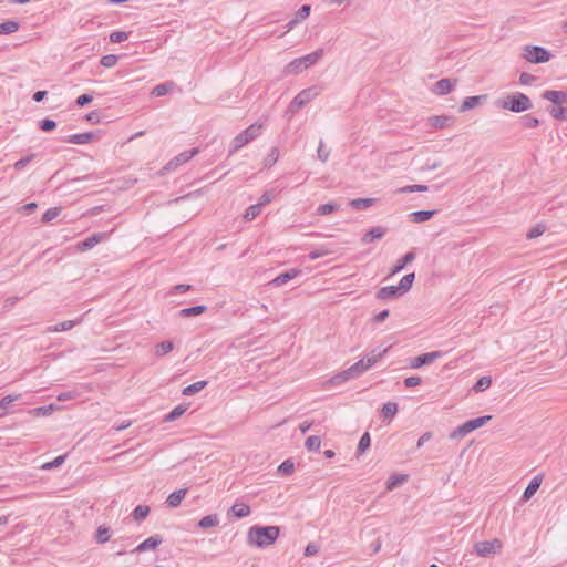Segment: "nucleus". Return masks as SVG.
<instances>
[{"instance_id": "1", "label": "nucleus", "mask_w": 567, "mask_h": 567, "mask_svg": "<svg viewBox=\"0 0 567 567\" xmlns=\"http://www.w3.org/2000/svg\"><path fill=\"white\" fill-rule=\"evenodd\" d=\"M386 352V349L380 352H377V350H372L370 354H368L365 358L359 360L357 363L351 365L349 369L342 371L339 374H336L331 379V383L339 385L350 379L358 378L365 371H368L370 368H372L378 360Z\"/></svg>"}, {"instance_id": "2", "label": "nucleus", "mask_w": 567, "mask_h": 567, "mask_svg": "<svg viewBox=\"0 0 567 567\" xmlns=\"http://www.w3.org/2000/svg\"><path fill=\"white\" fill-rule=\"evenodd\" d=\"M280 535L279 526L254 525L248 529L247 544L257 548H266L272 545Z\"/></svg>"}, {"instance_id": "3", "label": "nucleus", "mask_w": 567, "mask_h": 567, "mask_svg": "<svg viewBox=\"0 0 567 567\" xmlns=\"http://www.w3.org/2000/svg\"><path fill=\"white\" fill-rule=\"evenodd\" d=\"M498 109L507 110L514 113H522L533 109L532 100L522 92L506 94L495 101Z\"/></svg>"}, {"instance_id": "4", "label": "nucleus", "mask_w": 567, "mask_h": 567, "mask_svg": "<svg viewBox=\"0 0 567 567\" xmlns=\"http://www.w3.org/2000/svg\"><path fill=\"white\" fill-rule=\"evenodd\" d=\"M261 134V125H258L257 123L251 124L246 130L240 132L238 135H236L233 141L229 148V155L235 154L238 152L241 147L254 141L256 137H258Z\"/></svg>"}, {"instance_id": "5", "label": "nucleus", "mask_w": 567, "mask_h": 567, "mask_svg": "<svg viewBox=\"0 0 567 567\" xmlns=\"http://www.w3.org/2000/svg\"><path fill=\"white\" fill-rule=\"evenodd\" d=\"M492 419V415H483L478 416L476 419H472L463 423L462 425L457 426L451 434L450 439H460L468 433L484 426L489 420Z\"/></svg>"}, {"instance_id": "6", "label": "nucleus", "mask_w": 567, "mask_h": 567, "mask_svg": "<svg viewBox=\"0 0 567 567\" xmlns=\"http://www.w3.org/2000/svg\"><path fill=\"white\" fill-rule=\"evenodd\" d=\"M523 58L528 62L539 64L548 62L551 58V53L544 47L526 45L524 48Z\"/></svg>"}, {"instance_id": "7", "label": "nucleus", "mask_w": 567, "mask_h": 567, "mask_svg": "<svg viewBox=\"0 0 567 567\" xmlns=\"http://www.w3.org/2000/svg\"><path fill=\"white\" fill-rule=\"evenodd\" d=\"M320 90L318 86H310L302 91H300L295 99L291 101L289 105V110L293 113L297 112L299 109L305 106L307 103L312 101L318 94Z\"/></svg>"}, {"instance_id": "8", "label": "nucleus", "mask_w": 567, "mask_h": 567, "mask_svg": "<svg viewBox=\"0 0 567 567\" xmlns=\"http://www.w3.org/2000/svg\"><path fill=\"white\" fill-rule=\"evenodd\" d=\"M502 547V542L498 538H494L492 540L476 543L474 545V550L480 557H491L497 553H501Z\"/></svg>"}, {"instance_id": "9", "label": "nucleus", "mask_w": 567, "mask_h": 567, "mask_svg": "<svg viewBox=\"0 0 567 567\" xmlns=\"http://www.w3.org/2000/svg\"><path fill=\"white\" fill-rule=\"evenodd\" d=\"M198 153V148H192L182 152L177 156H175L173 159H171L165 166V171H173L177 168L179 165L187 163L189 159H192L196 154Z\"/></svg>"}, {"instance_id": "10", "label": "nucleus", "mask_w": 567, "mask_h": 567, "mask_svg": "<svg viewBox=\"0 0 567 567\" xmlns=\"http://www.w3.org/2000/svg\"><path fill=\"white\" fill-rule=\"evenodd\" d=\"M443 353L441 351L426 352L410 360V367L412 369H419L423 365H427L441 358Z\"/></svg>"}, {"instance_id": "11", "label": "nucleus", "mask_w": 567, "mask_h": 567, "mask_svg": "<svg viewBox=\"0 0 567 567\" xmlns=\"http://www.w3.org/2000/svg\"><path fill=\"white\" fill-rule=\"evenodd\" d=\"M106 235L104 233H94L85 239L78 243L76 247L80 251H86L92 249L94 246L100 244L103 239H105Z\"/></svg>"}, {"instance_id": "12", "label": "nucleus", "mask_w": 567, "mask_h": 567, "mask_svg": "<svg viewBox=\"0 0 567 567\" xmlns=\"http://www.w3.org/2000/svg\"><path fill=\"white\" fill-rule=\"evenodd\" d=\"M542 97L556 105H563L567 103V89L564 91L546 90L542 93Z\"/></svg>"}, {"instance_id": "13", "label": "nucleus", "mask_w": 567, "mask_h": 567, "mask_svg": "<svg viewBox=\"0 0 567 567\" xmlns=\"http://www.w3.org/2000/svg\"><path fill=\"white\" fill-rule=\"evenodd\" d=\"M163 543V537L158 534L146 538L144 542L138 544L133 551L142 553L157 548Z\"/></svg>"}, {"instance_id": "14", "label": "nucleus", "mask_w": 567, "mask_h": 567, "mask_svg": "<svg viewBox=\"0 0 567 567\" xmlns=\"http://www.w3.org/2000/svg\"><path fill=\"white\" fill-rule=\"evenodd\" d=\"M454 123L451 115H433L427 118V124L433 128H445Z\"/></svg>"}, {"instance_id": "15", "label": "nucleus", "mask_w": 567, "mask_h": 567, "mask_svg": "<svg viewBox=\"0 0 567 567\" xmlns=\"http://www.w3.org/2000/svg\"><path fill=\"white\" fill-rule=\"evenodd\" d=\"M401 296H403V293H402L401 289L398 288V285L381 287L377 291V298L382 299V300L395 299Z\"/></svg>"}, {"instance_id": "16", "label": "nucleus", "mask_w": 567, "mask_h": 567, "mask_svg": "<svg viewBox=\"0 0 567 567\" xmlns=\"http://www.w3.org/2000/svg\"><path fill=\"white\" fill-rule=\"evenodd\" d=\"M486 100H487V94L467 96L463 100L462 104L460 105L458 111L461 113L470 111V110L478 106Z\"/></svg>"}, {"instance_id": "17", "label": "nucleus", "mask_w": 567, "mask_h": 567, "mask_svg": "<svg viewBox=\"0 0 567 567\" xmlns=\"http://www.w3.org/2000/svg\"><path fill=\"white\" fill-rule=\"evenodd\" d=\"M300 274H301L300 269L291 268V269H288L284 272H281L280 275H278L276 278H274L271 280L270 284L276 287H279V286H282V285L289 282L293 278L298 277Z\"/></svg>"}, {"instance_id": "18", "label": "nucleus", "mask_w": 567, "mask_h": 567, "mask_svg": "<svg viewBox=\"0 0 567 567\" xmlns=\"http://www.w3.org/2000/svg\"><path fill=\"white\" fill-rule=\"evenodd\" d=\"M456 80L443 78L434 84V93L437 95H446L454 89Z\"/></svg>"}, {"instance_id": "19", "label": "nucleus", "mask_w": 567, "mask_h": 567, "mask_svg": "<svg viewBox=\"0 0 567 567\" xmlns=\"http://www.w3.org/2000/svg\"><path fill=\"white\" fill-rule=\"evenodd\" d=\"M386 234V228L384 227H372L370 230H368L361 238V243L367 245L374 240L382 239L384 235Z\"/></svg>"}, {"instance_id": "20", "label": "nucleus", "mask_w": 567, "mask_h": 567, "mask_svg": "<svg viewBox=\"0 0 567 567\" xmlns=\"http://www.w3.org/2000/svg\"><path fill=\"white\" fill-rule=\"evenodd\" d=\"M543 477H544L543 474H538L532 478V481L529 482V484L527 485V487L525 488V491L523 493V496H522L523 501L527 502L528 499H530L534 496V494L540 487Z\"/></svg>"}, {"instance_id": "21", "label": "nucleus", "mask_w": 567, "mask_h": 567, "mask_svg": "<svg viewBox=\"0 0 567 567\" xmlns=\"http://www.w3.org/2000/svg\"><path fill=\"white\" fill-rule=\"evenodd\" d=\"M94 136L95 133L93 132L78 133L64 137L63 142L82 145L90 143L94 138Z\"/></svg>"}, {"instance_id": "22", "label": "nucleus", "mask_w": 567, "mask_h": 567, "mask_svg": "<svg viewBox=\"0 0 567 567\" xmlns=\"http://www.w3.org/2000/svg\"><path fill=\"white\" fill-rule=\"evenodd\" d=\"M416 255L414 251H409L396 260L394 266L391 268L390 275H395L402 271L410 262L415 259Z\"/></svg>"}, {"instance_id": "23", "label": "nucleus", "mask_w": 567, "mask_h": 567, "mask_svg": "<svg viewBox=\"0 0 567 567\" xmlns=\"http://www.w3.org/2000/svg\"><path fill=\"white\" fill-rule=\"evenodd\" d=\"M251 513V508L249 505L245 504V503H235L229 512H228V515L235 517V518H245L247 516H249Z\"/></svg>"}, {"instance_id": "24", "label": "nucleus", "mask_w": 567, "mask_h": 567, "mask_svg": "<svg viewBox=\"0 0 567 567\" xmlns=\"http://www.w3.org/2000/svg\"><path fill=\"white\" fill-rule=\"evenodd\" d=\"M190 289H192L190 285H186V284L176 285V286L172 287L171 290L166 293V298L169 299V302H172V303H174V302L182 303V302H184V300H178L175 297L179 293H185V292L189 291Z\"/></svg>"}, {"instance_id": "25", "label": "nucleus", "mask_w": 567, "mask_h": 567, "mask_svg": "<svg viewBox=\"0 0 567 567\" xmlns=\"http://www.w3.org/2000/svg\"><path fill=\"white\" fill-rule=\"evenodd\" d=\"M437 210L431 209V210H415L410 213L409 218L412 223L420 224L430 220Z\"/></svg>"}, {"instance_id": "26", "label": "nucleus", "mask_w": 567, "mask_h": 567, "mask_svg": "<svg viewBox=\"0 0 567 567\" xmlns=\"http://www.w3.org/2000/svg\"><path fill=\"white\" fill-rule=\"evenodd\" d=\"M187 492V488H181L171 493L166 499L167 506L171 508L178 507L182 501L185 498Z\"/></svg>"}, {"instance_id": "27", "label": "nucleus", "mask_w": 567, "mask_h": 567, "mask_svg": "<svg viewBox=\"0 0 567 567\" xmlns=\"http://www.w3.org/2000/svg\"><path fill=\"white\" fill-rule=\"evenodd\" d=\"M206 311V306L198 305L187 308H182L177 311L176 316L178 317H192V316H199Z\"/></svg>"}, {"instance_id": "28", "label": "nucleus", "mask_w": 567, "mask_h": 567, "mask_svg": "<svg viewBox=\"0 0 567 567\" xmlns=\"http://www.w3.org/2000/svg\"><path fill=\"white\" fill-rule=\"evenodd\" d=\"M219 524V517L217 514L206 515L199 519L197 526L202 529H207L210 527H215Z\"/></svg>"}, {"instance_id": "29", "label": "nucleus", "mask_w": 567, "mask_h": 567, "mask_svg": "<svg viewBox=\"0 0 567 567\" xmlns=\"http://www.w3.org/2000/svg\"><path fill=\"white\" fill-rule=\"evenodd\" d=\"M414 280H415L414 272L406 274L399 281L398 288L401 289L403 295H405L412 288Z\"/></svg>"}, {"instance_id": "30", "label": "nucleus", "mask_w": 567, "mask_h": 567, "mask_svg": "<svg viewBox=\"0 0 567 567\" xmlns=\"http://www.w3.org/2000/svg\"><path fill=\"white\" fill-rule=\"evenodd\" d=\"M323 55V49H318L305 56H301V61L305 64L306 68H309L313 64H316Z\"/></svg>"}, {"instance_id": "31", "label": "nucleus", "mask_w": 567, "mask_h": 567, "mask_svg": "<svg viewBox=\"0 0 567 567\" xmlns=\"http://www.w3.org/2000/svg\"><path fill=\"white\" fill-rule=\"evenodd\" d=\"M375 200V198H354L349 202V206L358 210L365 209L371 207Z\"/></svg>"}, {"instance_id": "32", "label": "nucleus", "mask_w": 567, "mask_h": 567, "mask_svg": "<svg viewBox=\"0 0 567 567\" xmlns=\"http://www.w3.org/2000/svg\"><path fill=\"white\" fill-rule=\"evenodd\" d=\"M208 384L207 381L202 380L185 386L182 391L183 395L190 396L202 391Z\"/></svg>"}, {"instance_id": "33", "label": "nucleus", "mask_w": 567, "mask_h": 567, "mask_svg": "<svg viewBox=\"0 0 567 567\" xmlns=\"http://www.w3.org/2000/svg\"><path fill=\"white\" fill-rule=\"evenodd\" d=\"M112 530L106 526H99L95 533V540L97 544H105L110 540Z\"/></svg>"}, {"instance_id": "34", "label": "nucleus", "mask_w": 567, "mask_h": 567, "mask_svg": "<svg viewBox=\"0 0 567 567\" xmlns=\"http://www.w3.org/2000/svg\"><path fill=\"white\" fill-rule=\"evenodd\" d=\"M20 28V24L16 20H7L2 23H0V35H7L11 34L16 31H18Z\"/></svg>"}, {"instance_id": "35", "label": "nucleus", "mask_w": 567, "mask_h": 567, "mask_svg": "<svg viewBox=\"0 0 567 567\" xmlns=\"http://www.w3.org/2000/svg\"><path fill=\"white\" fill-rule=\"evenodd\" d=\"M295 471V463L291 458L285 460L277 468V473L280 476H289Z\"/></svg>"}, {"instance_id": "36", "label": "nucleus", "mask_w": 567, "mask_h": 567, "mask_svg": "<svg viewBox=\"0 0 567 567\" xmlns=\"http://www.w3.org/2000/svg\"><path fill=\"white\" fill-rule=\"evenodd\" d=\"M310 12H311V6L310 4H302L298 9V11L296 12L295 19H292L289 22V25L291 27L292 24L307 19L310 16Z\"/></svg>"}, {"instance_id": "37", "label": "nucleus", "mask_w": 567, "mask_h": 567, "mask_svg": "<svg viewBox=\"0 0 567 567\" xmlns=\"http://www.w3.org/2000/svg\"><path fill=\"white\" fill-rule=\"evenodd\" d=\"M150 507L147 505H137L133 512H132V517L134 520L136 522H141L143 519H145L148 514H150Z\"/></svg>"}, {"instance_id": "38", "label": "nucleus", "mask_w": 567, "mask_h": 567, "mask_svg": "<svg viewBox=\"0 0 567 567\" xmlns=\"http://www.w3.org/2000/svg\"><path fill=\"white\" fill-rule=\"evenodd\" d=\"M187 410V406L179 404L175 406L169 413L164 416L165 422H173L179 419Z\"/></svg>"}, {"instance_id": "39", "label": "nucleus", "mask_w": 567, "mask_h": 567, "mask_svg": "<svg viewBox=\"0 0 567 567\" xmlns=\"http://www.w3.org/2000/svg\"><path fill=\"white\" fill-rule=\"evenodd\" d=\"M492 384V378L489 375L481 377L473 385L472 390L476 393L487 390Z\"/></svg>"}, {"instance_id": "40", "label": "nucleus", "mask_w": 567, "mask_h": 567, "mask_svg": "<svg viewBox=\"0 0 567 567\" xmlns=\"http://www.w3.org/2000/svg\"><path fill=\"white\" fill-rule=\"evenodd\" d=\"M548 112L555 120L567 121V107L563 105L551 106Z\"/></svg>"}, {"instance_id": "41", "label": "nucleus", "mask_w": 567, "mask_h": 567, "mask_svg": "<svg viewBox=\"0 0 567 567\" xmlns=\"http://www.w3.org/2000/svg\"><path fill=\"white\" fill-rule=\"evenodd\" d=\"M307 68L305 66V64L302 63L301 59L298 58V59H295L293 61H291L287 66H286V73L288 74H298L300 72H302L303 70H306Z\"/></svg>"}, {"instance_id": "42", "label": "nucleus", "mask_w": 567, "mask_h": 567, "mask_svg": "<svg viewBox=\"0 0 567 567\" xmlns=\"http://www.w3.org/2000/svg\"><path fill=\"white\" fill-rule=\"evenodd\" d=\"M174 86V82H164L161 84H157L153 91L152 94L154 96H164L166 95Z\"/></svg>"}, {"instance_id": "43", "label": "nucleus", "mask_w": 567, "mask_h": 567, "mask_svg": "<svg viewBox=\"0 0 567 567\" xmlns=\"http://www.w3.org/2000/svg\"><path fill=\"white\" fill-rule=\"evenodd\" d=\"M279 159V148L272 147L270 153L264 159V168H270Z\"/></svg>"}, {"instance_id": "44", "label": "nucleus", "mask_w": 567, "mask_h": 567, "mask_svg": "<svg viewBox=\"0 0 567 567\" xmlns=\"http://www.w3.org/2000/svg\"><path fill=\"white\" fill-rule=\"evenodd\" d=\"M408 478L406 475L404 474H394V475H391L389 477V480L386 481V488L389 491H392L399 484H402L403 482H405Z\"/></svg>"}, {"instance_id": "45", "label": "nucleus", "mask_w": 567, "mask_h": 567, "mask_svg": "<svg viewBox=\"0 0 567 567\" xmlns=\"http://www.w3.org/2000/svg\"><path fill=\"white\" fill-rule=\"evenodd\" d=\"M76 322H78V321H60V322H59L58 324H55V326L48 327V328H47V331H48V332H60V331H66V330L72 329Z\"/></svg>"}, {"instance_id": "46", "label": "nucleus", "mask_w": 567, "mask_h": 567, "mask_svg": "<svg viewBox=\"0 0 567 567\" xmlns=\"http://www.w3.org/2000/svg\"><path fill=\"white\" fill-rule=\"evenodd\" d=\"M381 413L383 417L389 419L393 417L398 413V403L395 402H386L383 404Z\"/></svg>"}, {"instance_id": "47", "label": "nucleus", "mask_w": 567, "mask_h": 567, "mask_svg": "<svg viewBox=\"0 0 567 567\" xmlns=\"http://www.w3.org/2000/svg\"><path fill=\"white\" fill-rule=\"evenodd\" d=\"M339 209V205L334 202H329V203H326V204H322L320 205L318 208H317V215H328V214H331L333 212H337Z\"/></svg>"}, {"instance_id": "48", "label": "nucleus", "mask_w": 567, "mask_h": 567, "mask_svg": "<svg viewBox=\"0 0 567 567\" xmlns=\"http://www.w3.org/2000/svg\"><path fill=\"white\" fill-rule=\"evenodd\" d=\"M173 348H174L173 342L169 340L159 342L155 347V354L158 357L167 354L168 352H171L173 350Z\"/></svg>"}, {"instance_id": "49", "label": "nucleus", "mask_w": 567, "mask_h": 567, "mask_svg": "<svg viewBox=\"0 0 567 567\" xmlns=\"http://www.w3.org/2000/svg\"><path fill=\"white\" fill-rule=\"evenodd\" d=\"M520 123L526 128H535L538 127L540 124L539 120L530 114L522 116Z\"/></svg>"}, {"instance_id": "50", "label": "nucleus", "mask_w": 567, "mask_h": 567, "mask_svg": "<svg viewBox=\"0 0 567 567\" xmlns=\"http://www.w3.org/2000/svg\"><path fill=\"white\" fill-rule=\"evenodd\" d=\"M320 445H321V440L317 435H311V436L307 437V440L305 442V446L308 451L317 452V451H319Z\"/></svg>"}, {"instance_id": "51", "label": "nucleus", "mask_w": 567, "mask_h": 567, "mask_svg": "<svg viewBox=\"0 0 567 567\" xmlns=\"http://www.w3.org/2000/svg\"><path fill=\"white\" fill-rule=\"evenodd\" d=\"M370 444H371V437H370V434L368 432H365L360 441H359V444H358V447H357V452L358 454H362L364 453L369 447H370Z\"/></svg>"}, {"instance_id": "52", "label": "nucleus", "mask_w": 567, "mask_h": 567, "mask_svg": "<svg viewBox=\"0 0 567 567\" xmlns=\"http://www.w3.org/2000/svg\"><path fill=\"white\" fill-rule=\"evenodd\" d=\"M261 213V207L258 204L251 205L246 209L244 218L248 221L254 220Z\"/></svg>"}, {"instance_id": "53", "label": "nucleus", "mask_w": 567, "mask_h": 567, "mask_svg": "<svg viewBox=\"0 0 567 567\" xmlns=\"http://www.w3.org/2000/svg\"><path fill=\"white\" fill-rule=\"evenodd\" d=\"M546 230V226L543 225V224H537L535 226H533L526 234V237L528 239H534V238H537L539 236H542Z\"/></svg>"}, {"instance_id": "54", "label": "nucleus", "mask_w": 567, "mask_h": 567, "mask_svg": "<svg viewBox=\"0 0 567 567\" xmlns=\"http://www.w3.org/2000/svg\"><path fill=\"white\" fill-rule=\"evenodd\" d=\"M60 213H61V208L51 207L44 212L41 220H42V223H49V221L53 220L54 218H56L60 215Z\"/></svg>"}, {"instance_id": "55", "label": "nucleus", "mask_w": 567, "mask_h": 567, "mask_svg": "<svg viewBox=\"0 0 567 567\" xmlns=\"http://www.w3.org/2000/svg\"><path fill=\"white\" fill-rule=\"evenodd\" d=\"M39 128L43 132H52L56 128V122L49 117H45L39 121Z\"/></svg>"}, {"instance_id": "56", "label": "nucleus", "mask_w": 567, "mask_h": 567, "mask_svg": "<svg viewBox=\"0 0 567 567\" xmlns=\"http://www.w3.org/2000/svg\"><path fill=\"white\" fill-rule=\"evenodd\" d=\"M117 61H118V55L106 54L101 58L100 64L104 68H112L117 63Z\"/></svg>"}, {"instance_id": "57", "label": "nucleus", "mask_w": 567, "mask_h": 567, "mask_svg": "<svg viewBox=\"0 0 567 567\" xmlns=\"http://www.w3.org/2000/svg\"><path fill=\"white\" fill-rule=\"evenodd\" d=\"M332 250L329 249V248H326V247H320L318 249H315V250H311L308 255L309 259L311 260H315V259H318V258H321V257H324L329 254H331Z\"/></svg>"}, {"instance_id": "58", "label": "nucleus", "mask_w": 567, "mask_h": 567, "mask_svg": "<svg viewBox=\"0 0 567 567\" xmlns=\"http://www.w3.org/2000/svg\"><path fill=\"white\" fill-rule=\"evenodd\" d=\"M429 190V186L426 185H408L399 189L400 193H414V192H426Z\"/></svg>"}, {"instance_id": "59", "label": "nucleus", "mask_w": 567, "mask_h": 567, "mask_svg": "<svg viewBox=\"0 0 567 567\" xmlns=\"http://www.w3.org/2000/svg\"><path fill=\"white\" fill-rule=\"evenodd\" d=\"M128 39V33L125 31H114L110 34V41L112 43H121Z\"/></svg>"}, {"instance_id": "60", "label": "nucleus", "mask_w": 567, "mask_h": 567, "mask_svg": "<svg viewBox=\"0 0 567 567\" xmlns=\"http://www.w3.org/2000/svg\"><path fill=\"white\" fill-rule=\"evenodd\" d=\"M20 396H21L20 394H16V395L8 394L0 400V406H2V409L8 413L9 405L12 402L17 401Z\"/></svg>"}, {"instance_id": "61", "label": "nucleus", "mask_w": 567, "mask_h": 567, "mask_svg": "<svg viewBox=\"0 0 567 567\" xmlns=\"http://www.w3.org/2000/svg\"><path fill=\"white\" fill-rule=\"evenodd\" d=\"M34 154H29L28 156L25 157H22L20 158L19 161H17L14 164H13V167L17 169V171H22L27 164H29L33 158H34Z\"/></svg>"}, {"instance_id": "62", "label": "nucleus", "mask_w": 567, "mask_h": 567, "mask_svg": "<svg viewBox=\"0 0 567 567\" xmlns=\"http://www.w3.org/2000/svg\"><path fill=\"white\" fill-rule=\"evenodd\" d=\"M93 100V96L91 94H87V93H84V94H81L76 97L75 100V104L79 106V107H84L86 106L87 104H90Z\"/></svg>"}, {"instance_id": "63", "label": "nucleus", "mask_w": 567, "mask_h": 567, "mask_svg": "<svg viewBox=\"0 0 567 567\" xmlns=\"http://www.w3.org/2000/svg\"><path fill=\"white\" fill-rule=\"evenodd\" d=\"M65 458H66V455H60V456L55 457L52 462L45 463L42 467L44 470H51V468L58 467L64 463Z\"/></svg>"}, {"instance_id": "64", "label": "nucleus", "mask_w": 567, "mask_h": 567, "mask_svg": "<svg viewBox=\"0 0 567 567\" xmlns=\"http://www.w3.org/2000/svg\"><path fill=\"white\" fill-rule=\"evenodd\" d=\"M274 199V192L272 190H266L264 194L259 197L258 205L262 208L265 205L269 204Z\"/></svg>"}]
</instances>
